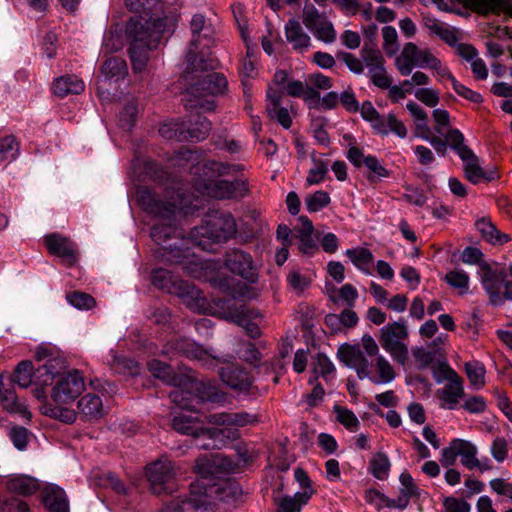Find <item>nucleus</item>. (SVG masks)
Listing matches in <instances>:
<instances>
[{
	"instance_id": "nucleus-1",
	"label": "nucleus",
	"mask_w": 512,
	"mask_h": 512,
	"mask_svg": "<svg viewBox=\"0 0 512 512\" xmlns=\"http://www.w3.org/2000/svg\"><path fill=\"white\" fill-rule=\"evenodd\" d=\"M137 202L144 212L160 221L152 226L150 232L152 240L158 245L173 237L181 220L195 210V206L180 194L174 196L167 191L161 195L147 187L137 190Z\"/></svg>"
},
{
	"instance_id": "nucleus-2",
	"label": "nucleus",
	"mask_w": 512,
	"mask_h": 512,
	"mask_svg": "<svg viewBox=\"0 0 512 512\" xmlns=\"http://www.w3.org/2000/svg\"><path fill=\"white\" fill-rule=\"evenodd\" d=\"M165 20L162 18L146 19L142 15L131 17L126 25V36L130 47L128 49L134 73L145 70L148 52L158 46L165 30Z\"/></svg>"
},
{
	"instance_id": "nucleus-3",
	"label": "nucleus",
	"mask_w": 512,
	"mask_h": 512,
	"mask_svg": "<svg viewBox=\"0 0 512 512\" xmlns=\"http://www.w3.org/2000/svg\"><path fill=\"white\" fill-rule=\"evenodd\" d=\"M236 467L237 464L223 454L199 457L195 465L199 477L190 484L192 495H199L201 498L211 501L214 496L226 490L219 485L217 480L222 474L234 471Z\"/></svg>"
},
{
	"instance_id": "nucleus-4",
	"label": "nucleus",
	"mask_w": 512,
	"mask_h": 512,
	"mask_svg": "<svg viewBox=\"0 0 512 512\" xmlns=\"http://www.w3.org/2000/svg\"><path fill=\"white\" fill-rule=\"evenodd\" d=\"M237 233V225L230 213L210 212L202 223L193 227L189 239L198 246H204L206 241L222 243L233 238Z\"/></svg>"
},
{
	"instance_id": "nucleus-5",
	"label": "nucleus",
	"mask_w": 512,
	"mask_h": 512,
	"mask_svg": "<svg viewBox=\"0 0 512 512\" xmlns=\"http://www.w3.org/2000/svg\"><path fill=\"white\" fill-rule=\"evenodd\" d=\"M193 186L202 196L217 200H239L249 192L248 182L242 178L228 181L198 176L193 178Z\"/></svg>"
},
{
	"instance_id": "nucleus-6",
	"label": "nucleus",
	"mask_w": 512,
	"mask_h": 512,
	"mask_svg": "<svg viewBox=\"0 0 512 512\" xmlns=\"http://www.w3.org/2000/svg\"><path fill=\"white\" fill-rule=\"evenodd\" d=\"M151 280L152 284L158 289L185 299L190 307H199L205 301L199 289L179 279L167 269L158 268L153 270Z\"/></svg>"
},
{
	"instance_id": "nucleus-7",
	"label": "nucleus",
	"mask_w": 512,
	"mask_h": 512,
	"mask_svg": "<svg viewBox=\"0 0 512 512\" xmlns=\"http://www.w3.org/2000/svg\"><path fill=\"white\" fill-rule=\"evenodd\" d=\"M477 447L470 441L455 438L449 445L442 449L440 463L443 467H451L456 463L457 457H461V464L469 470L477 468L484 472L492 469L488 462H481L477 458Z\"/></svg>"
},
{
	"instance_id": "nucleus-8",
	"label": "nucleus",
	"mask_w": 512,
	"mask_h": 512,
	"mask_svg": "<svg viewBox=\"0 0 512 512\" xmlns=\"http://www.w3.org/2000/svg\"><path fill=\"white\" fill-rule=\"evenodd\" d=\"M408 335V328L404 320L388 323L380 329V345L394 361L402 366L409 359L408 347L404 343Z\"/></svg>"
},
{
	"instance_id": "nucleus-9",
	"label": "nucleus",
	"mask_w": 512,
	"mask_h": 512,
	"mask_svg": "<svg viewBox=\"0 0 512 512\" xmlns=\"http://www.w3.org/2000/svg\"><path fill=\"white\" fill-rule=\"evenodd\" d=\"M146 476L155 495H169L176 490V468L166 456L147 465Z\"/></svg>"
},
{
	"instance_id": "nucleus-10",
	"label": "nucleus",
	"mask_w": 512,
	"mask_h": 512,
	"mask_svg": "<svg viewBox=\"0 0 512 512\" xmlns=\"http://www.w3.org/2000/svg\"><path fill=\"white\" fill-rule=\"evenodd\" d=\"M162 354L171 359L178 356L195 359L208 368H213L222 361L196 342L185 337H173L168 340L163 346Z\"/></svg>"
},
{
	"instance_id": "nucleus-11",
	"label": "nucleus",
	"mask_w": 512,
	"mask_h": 512,
	"mask_svg": "<svg viewBox=\"0 0 512 512\" xmlns=\"http://www.w3.org/2000/svg\"><path fill=\"white\" fill-rule=\"evenodd\" d=\"M179 158L192 163L190 173L194 178L198 176L210 178L212 176L234 175L244 169L241 164H230L215 160L197 161L199 159L198 153L189 149L180 150Z\"/></svg>"
},
{
	"instance_id": "nucleus-12",
	"label": "nucleus",
	"mask_w": 512,
	"mask_h": 512,
	"mask_svg": "<svg viewBox=\"0 0 512 512\" xmlns=\"http://www.w3.org/2000/svg\"><path fill=\"white\" fill-rule=\"evenodd\" d=\"M85 388L84 377L78 370L59 377L52 388L51 398L57 405L73 402Z\"/></svg>"
},
{
	"instance_id": "nucleus-13",
	"label": "nucleus",
	"mask_w": 512,
	"mask_h": 512,
	"mask_svg": "<svg viewBox=\"0 0 512 512\" xmlns=\"http://www.w3.org/2000/svg\"><path fill=\"white\" fill-rule=\"evenodd\" d=\"M360 56L368 70L372 84L381 89L389 88L392 80L387 75L385 59L378 47L363 45Z\"/></svg>"
},
{
	"instance_id": "nucleus-14",
	"label": "nucleus",
	"mask_w": 512,
	"mask_h": 512,
	"mask_svg": "<svg viewBox=\"0 0 512 512\" xmlns=\"http://www.w3.org/2000/svg\"><path fill=\"white\" fill-rule=\"evenodd\" d=\"M436 58L430 50H420L416 44L408 42L404 45L401 55L396 59L395 65L401 75L407 76L415 66L430 68L432 64H437Z\"/></svg>"
},
{
	"instance_id": "nucleus-15",
	"label": "nucleus",
	"mask_w": 512,
	"mask_h": 512,
	"mask_svg": "<svg viewBox=\"0 0 512 512\" xmlns=\"http://www.w3.org/2000/svg\"><path fill=\"white\" fill-rule=\"evenodd\" d=\"M225 267L250 283L258 280V272L252 256L240 249H231L225 255Z\"/></svg>"
},
{
	"instance_id": "nucleus-16",
	"label": "nucleus",
	"mask_w": 512,
	"mask_h": 512,
	"mask_svg": "<svg viewBox=\"0 0 512 512\" xmlns=\"http://www.w3.org/2000/svg\"><path fill=\"white\" fill-rule=\"evenodd\" d=\"M44 243L51 255L57 256L67 267L75 265L78 261L76 244L68 237L58 233L47 234Z\"/></svg>"
},
{
	"instance_id": "nucleus-17",
	"label": "nucleus",
	"mask_w": 512,
	"mask_h": 512,
	"mask_svg": "<svg viewBox=\"0 0 512 512\" xmlns=\"http://www.w3.org/2000/svg\"><path fill=\"white\" fill-rule=\"evenodd\" d=\"M481 282L484 290L489 295L490 303L494 306L503 304L501 288L506 274L503 270L492 269L488 262L480 263Z\"/></svg>"
},
{
	"instance_id": "nucleus-18",
	"label": "nucleus",
	"mask_w": 512,
	"mask_h": 512,
	"mask_svg": "<svg viewBox=\"0 0 512 512\" xmlns=\"http://www.w3.org/2000/svg\"><path fill=\"white\" fill-rule=\"evenodd\" d=\"M347 159L355 167L360 168L362 165H364L369 170L367 180L370 183H376L381 178H387L390 176V171L387 170L375 156H365L363 151L356 146L349 148L347 152Z\"/></svg>"
},
{
	"instance_id": "nucleus-19",
	"label": "nucleus",
	"mask_w": 512,
	"mask_h": 512,
	"mask_svg": "<svg viewBox=\"0 0 512 512\" xmlns=\"http://www.w3.org/2000/svg\"><path fill=\"white\" fill-rule=\"evenodd\" d=\"M221 380L230 388L246 394H255L257 388L253 385L251 374L238 365H228L219 371Z\"/></svg>"
},
{
	"instance_id": "nucleus-20",
	"label": "nucleus",
	"mask_w": 512,
	"mask_h": 512,
	"mask_svg": "<svg viewBox=\"0 0 512 512\" xmlns=\"http://www.w3.org/2000/svg\"><path fill=\"white\" fill-rule=\"evenodd\" d=\"M445 378L448 383L443 389L437 391L439 399L443 402L442 407L454 409L459 400L464 396L463 380L455 370L446 366Z\"/></svg>"
},
{
	"instance_id": "nucleus-21",
	"label": "nucleus",
	"mask_w": 512,
	"mask_h": 512,
	"mask_svg": "<svg viewBox=\"0 0 512 512\" xmlns=\"http://www.w3.org/2000/svg\"><path fill=\"white\" fill-rule=\"evenodd\" d=\"M228 81L221 73H210L199 79L191 86V93L196 97H204L206 95H221L226 92Z\"/></svg>"
},
{
	"instance_id": "nucleus-22",
	"label": "nucleus",
	"mask_w": 512,
	"mask_h": 512,
	"mask_svg": "<svg viewBox=\"0 0 512 512\" xmlns=\"http://www.w3.org/2000/svg\"><path fill=\"white\" fill-rule=\"evenodd\" d=\"M204 422L197 416H192L185 412H181L172 418V428L184 435L199 437L201 435L214 436L216 431H211L203 427Z\"/></svg>"
},
{
	"instance_id": "nucleus-23",
	"label": "nucleus",
	"mask_w": 512,
	"mask_h": 512,
	"mask_svg": "<svg viewBox=\"0 0 512 512\" xmlns=\"http://www.w3.org/2000/svg\"><path fill=\"white\" fill-rule=\"evenodd\" d=\"M160 512H212V505L211 501L190 492V497L173 499Z\"/></svg>"
},
{
	"instance_id": "nucleus-24",
	"label": "nucleus",
	"mask_w": 512,
	"mask_h": 512,
	"mask_svg": "<svg viewBox=\"0 0 512 512\" xmlns=\"http://www.w3.org/2000/svg\"><path fill=\"white\" fill-rule=\"evenodd\" d=\"M198 46L191 47L186 53L187 69L191 71L214 70L218 67V59L209 51V47H204L197 53Z\"/></svg>"
},
{
	"instance_id": "nucleus-25",
	"label": "nucleus",
	"mask_w": 512,
	"mask_h": 512,
	"mask_svg": "<svg viewBox=\"0 0 512 512\" xmlns=\"http://www.w3.org/2000/svg\"><path fill=\"white\" fill-rule=\"evenodd\" d=\"M58 364L59 363L56 359L49 358L46 363L35 370V378L39 387L34 388L32 393L36 399L40 401L46 400L44 386L53 384V380L56 374H58Z\"/></svg>"
},
{
	"instance_id": "nucleus-26",
	"label": "nucleus",
	"mask_w": 512,
	"mask_h": 512,
	"mask_svg": "<svg viewBox=\"0 0 512 512\" xmlns=\"http://www.w3.org/2000/svg\"><path fill=\"white\" fill-rule=\"evenodd\" d=\"M190 30H191V40L189 42V46L196 47L199 46L201 40H206L204 47H209L212 43V36L214 33L213 27L210 23L207 22L205 16L203 14H195L193 15L190 21Z\"/></svg>"
},
{
	"instance_id": "nucleus-27",
	"label": "nucleus",
	"mask_w": 512,
	"mask_h": 512,
	"mask_svg": "<svg viewBox=\"0 0 512 512\" xmlns=\"http://www.w3.org/2000/svg\"><path fill=\"white\" fill-rule=\"evenodd\" d=\"M186 384H189V389L194 390L196 396L202 401L223 403L226 400L225 393L220 391L214 382L195 381L187 377V381L184 385Z\"/></svg>"
},
{
	"instance_id": "nucleus-28",
	"label": "nucleus",
	"mask_w": 512,
	"mask_h": 512,
	"mask_svg": "<svg viewBox=\"0 0 512 512\" xmlns=\"http://www.w3.org/2000/svg\"><path fill=\"white\" fill-rule=\"evenodd\" d=\"M285 36L293 49L299 52L307 50L311 44L310 36L304 31L300 22L290 19L285 25Z\"/></svg>"
},
{
	"instance_id": "nucleus-29",
	"label": "nucleus",
	"mask_w": 512,
	"mask_h": 512,
	"mask_svg": "<svg viewBox=\"0 0 512 512\" xmlns=\"http://www.w3.org/2000/svg\"><path fill=\"white\" fill-rule=\"evenodd\" d=\"M42 497L44 505L50 512H69L68 500L62 488L49 485L44 488Z\"/></svg>"
},
{
	"instance_id": "nucleus-30",
	"label": "nucleus",
	"mask_w": 512,
	"mask_h": 512,
	"mask_svg": "<svg viewBox=\"0 0 512 512\" xmlns=\"http://www.w3.org/2000/svg\"><path fill=\"white\" fill-rule=\"evenodd\" d=\"M148 368L154 377L165 381L169 385L181 386L187 381V376L176 374L170 365L160 360L152 359L148 362Z\"/></svg>"
},
{
	"instance_id": "nucleus-31",
	"label": "nucleus",
	"mask_w": 512,
	"mask_h": 512,
	"mask_svg": "<svg viewBox=\"0 0 512 512\" xmlns=\"http://www.w3.org/2000/svg\"><path fill=\"white\" fill-rule=\"evenodd\" d=\"M0 401L3 409L9 413L19 414L25 418H30L31 413L28 411L24 402L18 400L14 389L6 388L5 384L0 382Z\"/></svg>"
},
{
	"instance_id": "nucleus-32",
	"label": "nucleus",
	"mask_w": 512,
	"mask_h": 512,
	"mask_svg": "<svg viewBox=\"0 0 512 512\" xmlns=\"http://www.w3.org/2000/svg\"><path fill=\"white\" fill-rule=\"evenodd\" d=\"M461 160L464 163V172L468 181L473 184H478L481 181H492L497 178L496 172H491L487 174L479 165L478 157L472 151L471 155L462 157Z\"/></svg>"
},
{
	"instance_id": "nucleus-33",
	"label": "nucleus",
	"mask_w": 512,
	"mask_h": 512,
	"mask_svg": "<svg viewBox=\"0 0 512 512\" xmlns=\"http://www.w3.org/2000/svg\"><path fill=\"white\" fill-rule=\"evenodd\" d=\"M79 412L88 420H97L105 415L101 398L92 393L84 395L77 404Z\"/></svg>"
},
{
	"instance_id": "nucleus-34",
	"label": "nucleus",
	"mask_w": 512,
	"mask_h": 512,
	"mask_svg": "<svg viewBox=\"0 0 512 512\" xmlns=\"http://www.w3.org/2000/svg\"><path fill=\"white\" fill-rule=\"evenodd\" d=\"M6 487L11 493L28 496L39 490L40 483L36 478L31 476L16 475L7 481Z\"/></svg>"
},
{
	"instance_id": "nucleus-35",
	"label": "nucleus",
	"mask_w": 512,
	"mask_h": 512,
	"mask_svg": "<svg viewBox=\"0 0 512 512\" xmlns=\"http://www.w3.org/2000/svg\"><path fill=\"white\" fill-rule=\"evenodd\" d=\"M84 82L75 75H64L53 83V91L58 97H66L69 94H80L84 91Z\"/></svg>"
},
{
	"instance_id": "nucleus-36",
	"label": "nucleus",
	"mask_w": 512,
	"mask_h": 512,
	"mask_svg": "<svg viewBox=\"0 0 512 512\" xmlns=\"http://www.w3.org/2000/svg\"><path fill=\"white\" fill-rule=\"evenodd\" d=\"M475 225L482 237L494 245H502L510 241L509 235L499 231L489 218H481Z\"/></svg>"
},
{
	"instance_id": "nucleus-37",
	"label": "nucleus",
	"mask_w": 512,
	"mask_h": 512,
	"mask_svg": "<svg viewBox=\"0 0 512 512\" xmlns=\"http://www.w3.org/2000/svg\"><path fill=\"white\" fill-rule=\"evenodd\" d=\"M212 129V124L206 118H199L191 127H186L183 123L184 141H202L206 139Z\"/></svg>"
},
{
	"instance_id": "nucleus-38",
	"label": "nucleus",
	"mask_w": 512,
	"mask_h": 512,
	"mask_svg": "<svg viewBox=\"0 0 512 512\" xmlns=\"http://www.w3.org/2000/svg\"><path fill=\"white\" fill-rule=\"evenodd\" d=\"M101 73L109 79H123L128 74L127 63L120 57H111L102 64Z\"/></svg>"
},
{
	"instance_id": "nucleus-39",
	"label": "nucleus",
	"mask_w": 512,
	"mask_h": 512,
	"mask_svg": "<svg viewBox=\"0 0 512 512\" xmlns=\"http://www.w3.org/2000/svg\"><path fill=\"white\" fill-rule=\"evenodd\" d=\"M390 466L387 455L383 452H377L370 460L369 471L375 478L384 480L389 475Z\"/></svg>"
},
{
	"instance_id": "nucleus-40",
	"label": "nucleus",
	"mask_w": 512,
	"mask_h": 512,
	"mask_svg": "<svg viewBox=\"0 0 512 512\" xmlns=\"http://www.w3.org/2000/svg\"><path fill=\"white\" fill-rule=\"evenodd\" d=\"M375 368L378 373V378H370L374 384L390 383L396 377L393 366L383 355L376 357Z\"/></svg>"
},
{
	"instance_id": "nucleus-41",
	"label": "nucleus",
	"mask_w": 512,
	"mask_h": 512,
	"mask_svg": "<svg viewBox=\"0 0 512 512\" xmlns=\"http://www.w3.org/2000/svg\"><path fill=\"white\" fill-rule=\"evenodd\" d=\"M478 8L487 13L494 12L499 14L505 12L512 15V0H470Z\"/></svg>"
},
{
	"instance_id": "nucleus-42",
	"label": "nucleus",
	"mask_w": 512,
	"mask_h": 512,
	"mask_svg": "<svg viewBox=\"0 0 512 512\" xmlns=\"http://www.w3.org/2000/svg\"><path fill=\"white\" fill-rule=\"evenodd\" d=\"M190 390L189 384L174 386V389L169 393V398L183 410H194V407L191 404L192 393Z\"/></svg>"
},
{
	"instance_id": "nucleus-43",
	"label": "nucleus",
	"mask_w": 512,
	"mask_h": 512,
	"mask_svg": "<svg viewBox=\"0 0 512 512\" xmlns=\"http://www.w3.org/2000/svg\"><path fill=\"white\" fill-rule=\"evenodd\" d=\"M110 366L111 369L118 374L133 376L139 373L138 363L125 356L114 355Z\"/></svg>"
},
{
	"instance_id": "nucleus-44",
	"label": "nucleus",
	"mask_w": 512,
	"mask_h": 512,
	"mask_svg": "<svg viewBox=\"0 0 512 512\" xmlns=\"http://www.w3.org/2000/svg\"><path fill=\"white\" fill-rule=\"evenodd\" d=\"M313 373L315 374L314 378L309 381L310 384L313 381L317 380L319 376L323 377L325 380H328L329 376L334 373L335 368L333 363L329 360V358L323 354L318 353L313 360Z\"/></svg>"
},
{
	"instance_id": "nucleus-45",
	"label": "nucleus",
	"mask_w": 512,
	"mask_h": 512,
	"mask_svg": "<svg viewBox=\"0 0 512 512\" xmlns=\"http://www.w3.org/2000/svg\"><path fill=\"white\" fill-rule=\"evenodd\" d=\"M465 371L470 384L476 389H481L485 385V367L478 361L465 363Z\"/></svg>"
},
{
	"instance_id": "nucleus-46",
	"label": "nucleus",
	"mask_w": 512,
	"mask_h": 512,
	"mask_svg": "<svg viewBox=\"0 0 512 512\" xmlns=\"http://www.w3.org/2000/svg\"><path fill=\"white\" fill-rule=\"evenodd\" d=\"M33 364L31 361L25 360L20 362L14 371L13 382L17 383L21 388H27L32 383Z\"/></svg>"
},
{
	"instance_id": "nucleus-47",
	"label": "nucleus",
	"mask_w": 512,
	"mask_h": 512,
	"mask_svg": "<svg viewBox=\"0 0 512 512\" xmlns=\"http://www.w3.org/2000/svg\"><path fill=\"white\" fill-rule=\"evenodd\" d=\"M40 409L42 414L54 419H58L64 423L70 424L76 420V413L71 409L62 408L60 406H52L48 403H44Z\"/></svg>"
},
{
	"instance_id": "nucleus-48",
	"label": "nucleus",
	"mask_w": 512,
	"mask_h": 512,
	"mask_svg": "<svg viewBox=\"0 0 512 512\" xmlns=\"http://www.w3.org/2000/svg\"><path fill=\"white\" fill-rule=\"evenodd\" d=\"M338 357L341 362L351 368L359 365L366 359L360 348L352 345L342 346L338 351Z\"/></svg>"
},
{
	"instance_id": "nucleus-49",
	"label": "nucleus",
	"mask_w": 512,
	"mask_h": 512,
	"mask_svg": "<svg viewBox=\"0 0 512 512\" xmlns=\"http://www.w3.org/2000/svg\"><path fill=\"white\" fill-rule=\"evenodd\" d=\"M447 144L454 149L460 158L472 154V150L464 144V136L458 129H451L445 135Z\"/></svg>"
},
{
	"instance_id": "nucleus-50",
	"label": "nucleus",
	"mask_w": 512,
	"mask_h": 512,
	"mask_svg": "<svg viewBox=\"0 0 512 512\" xmlns=\"http://www.w3.org/2000/svg\"><path fill=\"white\" fill-rule=\"evenodd\" d=\"M67 301L79 310H89L96 305V300L88 293L71 291L66 294Z\"/></svg>"
},
{
	"instance_id": "nucleus-51",
	"label": "nucleus",
	"mask_w": 512,
	"mask_h": 512,
	"mask_svg": "<svg viewBox=\"0 0 512 512\" xmlns=\"http://www.w3.org/2000/svg\"><path fill=\"white\" fill-rule=\"evenodd\" d=\"M19 152V145L12 135L5 136L0 139V160L13 161Z\"/></svg>"
},
{
	"instance_id": "nucleus-52",
	"label": "nucleus",
	"mask_w": 512,
	"mask_h": 512,
	"mask_svg": "<svg viewBox=\"0 0 512 512\" xmlns=\"http://www.w3.org/2000/svg\"><path fill=\"white\" fill-rule=\"evenodd\" d=\"M334 411L337 415V420L348 430L356 431L360 426V422L353 411L336 405Z\"/></svg>"
},
{
	"instance_id": "nucleus-53",
	"label": "nucleus",
	"mask_w": 512,
	"mask_h": 512,
	"mask_svg": "<svg viewBox=\"0 0 512 512\" xmlns=\"http://www.w3.org/2000/svg\"><path fill=\"white\" fill-rule=\"evenodd\" d=\"M383 49L388 56H393L399 50L398 34L394 27L385 26L382 29Z\"/></svg>"
},
{
	"instance_id": "nucleus-54",
	"label": "nucleus",
	"mask_w": 512,
	"mask_h": 512,
	"mask_svg": "<svg viewBox=\"0 0 512 512\" xmlns=\"http://www.w3.org/2000/svg\"><path fill=\"white\" fill-rule=\"evenodd\" d=\"M309 212H317L330 204V196L326 191L319 190L305 199Z\"/></svg>"
},
{
	"instance_id": "nucleus-55",
	"label": "nucleus",
	"mask_w": 512,
	"mask_h": 512,
	"mask_svg": "<svg viewBox=\"0 0 512 512\" xmlns=\"http://www.w3.org/2000/svg\"><path fill=\"white\" fill-rule=\"evenodd\" d=\"M312 161L314 163V167L309 170L306 178L308 185L319 184L323 181L328 172L327 164L323 160L317 159L314 154L312 155Z\"/></svg>"
},
{
	"instance_id": "nucleus-56",
	"label": "nucleus",
	"mask_w": 512,
	"mask_h": 512,
	"mask_svg": "<svg viewBox=\"0 0 512 512\" xmlns=\"http://www.w3.org/2000/svg\"><path fill=\"white\" fill-rule=\"evenodd\" d=\"M345 254L359 269H363L373 260L371 251L366 248L348 249Z\"/></svg>"
},
{
	"instance_id": "nucleus-57",
	"label": "nucleus",
	"mask_w": 512,
	"mask_h": 512,
	"mask_svg": "<svg viewBox=\"0 0 512 512\" xmlns=\"http://www.w3.org/2000/svg\"><path fill=\"white\" fill-rule=\"evenodd\" d=\"M313 35L320 41L332 43L336 39V32L330 21L324 19L315 29L311 30Z\"/></svg>"
},
{
	"instance_id": "nucleus-58",
	"label": "nucleus",
	"mask_w": 512,
	"mask_h": 512,
	"mask_svg": "<svg viewBox=\"0 0 512 512\" xmlns=\"http://www.w3.org/2000/svg\"><path fill=\"white\" fill-rule=\"evenodd\" d=\"M138 113L137 105L134 101H129L119 114V124L123 129H130L135 121Z\"/></svg>"
},
{
	"instance_id": "nucleus-59",
	"label": "nucleus",
	"mask_w": 512,
	"mask_h": 512,
	"mask_svg": "<svg viewBox=\"0 0 512 512\" xmlns=\"http://www.w3.org/2000/svg\"><path fill=\"white\" fill-rule=\"evenodd\" d=\"M445 280L450 286L459 289L461 294L468 291L469 277L463 271H451L446 274Z\"/></svg>"
},
{
	"instance_id": "nucleus-60",
	"label": "nucleus",
	"mask_w": 512,
	"mask_h": 512,
	"mask_svg": "<svg viewBox=\"0 0 512 512\" xmlns=\"http://www.w3.org/2000/svg\"><path fill=\"white\" fill-rule=\"evenodd\" d=\"M189 255V249H182L179 247H163V257L170 264H183Z\"/></svg>"
},
{
	"instance_id": "nucleus-61",
	"label": "nucleus",
	"mask_w": 512,
	"mask_h": 512,
	"mask_svg": "<svg viewBox=\"0 0 512 512\" xmlns=\"http://www.w3.org/2000/svg\"><path fill=\"white\" fill-rule=\"evenodd\" d=\"M337 58L343 61L351 72L355 74L363 73L364 62L362 58H358L352 53L343 51L337 53Z\"/></svg>"
},
{
	"instance_id": "nucleus-62",
	"label": "nucleus",
	"mask_w": 512,
	"mask_h": 512,
	"mask_svg": "<svg viewBox=\"0 0 512 512\" xmlns=\"http://www.w3.org/2000/svg\"><path fill=\"white\" fill-rule=\"evenodd\" d=\"M324 19H326V17L321 15L313 5L304 7L303 23L310 31L315 29Z\"/></svg>"
},
{
	"instance_id": "nucleus-63",
	"label": "nucleus",
	"mask_w": 512,
	"mask_h": 512,
	"mask_svg": "<svg viewBox=\"0 0 512 512\" xmlns=\"http://www.w3.org/2000/svg\"><path fill=\"white\" fill-rule=\"evenodd\" d=\"M287 282L296 293H302L310 285V279L297 270L289 272Z\"/></svg>"
},
{
	"instance_id": "nucleus-64",
	"label": "nucleus",
	"mask_w": 512,
	"mask_h": 512,
	"mask_svg": "<svg viewBox=\"0 0 512 512\" xmlns=\"http://www.w3.org/2000/svg\"><path fill=\"white\" fill-rule=\"evenodd\" d=\"M230 426L244 427L247 425H254L259 422V417L256 414L248 412H233L230 413Z\"/></svg>"
}]
</instances>
